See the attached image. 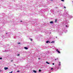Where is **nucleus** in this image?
<instances>
[{"label":"nucleus","instance_id":"1","mask_svg":"<svg viewBox=\"0 0 73 73\" xmlns=\"http://www.w3.org/2000/svg\"><path fill=\"white\" fill-rule=\"evenodd\" d=\"M5 70H7L8 69V67H5L4 68Z\"/></svg>","mask_w":73,"mask_h":73},{"label":"nucleus","instance_id":"2","mask_svg":"<svg viewBox=\"0 0 73 73\" xmlns=\"http://www.w3.org/2000/svg\"><path fill=\"white\" fill-rule=\"evenodd\" d=\"M56 51L58 52V53H60V51H58V49H56Z\"/></svg>","mask_w":73,"mask_h":73},{"label":"nucleus","instance_id":"3","mask_svg":"<svg viewBox=\"0 0 73 73\" xmlns=\"http://www.w3.org/2000/svg\"><path fill=\"white\" fill-rule=\"evenodd\" d=\"M24 48L25 49H26V50H27V49H28V48L26 47H24Z\"/></svg>","mask_w":73,"mask_h":73},{"label":"nucleus","instance_id":"4","mask_svg":"<svg viewBox=\"0 0 73 73\" xmlns=\"http://www.w3.org/2000/svg\"><path fill=\"white\" fill-rule=\"evenodd\" d=\"M50 24H53V23H54L53 22V21H50Z\"/></svg>","mask_w":73,"mask_h":73},{"label":"nucleus","instance_id":"5","mask_svg":"<svg viewBox=\"0 0 73 73\" xmlns=\"http://www.w3.org/2000/svg\"><path fill=\"white\" fill-rule=\"evenodd\" d=\"M50 43V41H46V43Z\"/></svg>","mask_w":73,"mask_h":73},{"label":"nucleus","instance_id":"6","mask_svg":"<svg viewBox=\"0 0 73 73\" xmlns=\"http://www.w3.org/2000/svg\"><path fill=\"white\" fill-rule=\"evenodd\" d=\"M57 19H55V21L54 23H57Z\"/></svg>","mask_w":73,"mask_h":73},{"label":"nucleus","instance_id":"7","mask_svg":"<svg viewBox=\"0 0 73 73\" xmlns=\"http://www.w3.org/2000/svg\"><path fill=\"white\" fill-rule=\"evenodd\" d=\"M33 72H34V73H37V72L36 71H35V70H34L33 71Z\"/></svg>","mask_w":73,"mask_h":73},{"label":"nucleus","instance_id":"8","mask_svg":"<svg viewBox=\"0 0 73 73\" xmlns=\"http://www.w3.org/2000/svg\"><path fill=\"white\" fill-rule=\"evenodd\" d=\"M59 66H60V65H61V62H59Z\"/></svg>","mask_w":73,"mask_h":73},{"label":"nucleus","instance_id":"9","mask_svg":"<svg viewBox=\"0 0 73 73\" xmlns=\"http://www.w3.org/2000/svg\"><path fill=\"white\" fill-rule=\"evenodd\" d=\"M51 43H54V41H52L51 42Z\"/></svg>","mask_w":73,"mask_h":73},{"label":"nucleus","instance_id":"10","mask_svg":"<svg viewBox=\"0 0 73 73\" xmlns=\"http://www.w3.org/2000/svg\"><path fill=\"white\" fill-rule=\"evenodd\" d=\"M46 63L48 64H50V63H49L48 62H46Z\"/></svg>","mask_w":73,"mask_h":73},{"label":"nucleus","instance_id":"11","mask_svg":"<svg viewBox=\"0 0 73 73\" xmlns=\"http://www.w3.org/2000/svg\"><path fill=\"white\" fill-rule=\"evenodd\" d=\"M41 70H39V72H41Z\"/></svg>","mask_w":73,"mask_h":73},{"label":"nucleus","instance_id":"12","mask_svg":"<svg viewBox=\"0 0 73 73\" xmlns=\"http://www.w3.org/2000/svg\"><path fill=\"white\" fill-rule=\"evenodd\" d=\"M12 72H13V71H12L11 72H9V73H12Z\"/></svg>","mask_w":73,"mask_h":73},{"label":"nucleus","instance_id":"13","mask_svg":"<svg viewBox=\"0 0 73 73\" xmlns=\"http://www.w3.org/2000/svg\"><path fill=\"white\" fill-rule=\"evenodd\" d=\"M64 8H65V9H66V7L64 6Z\"/></svg>","mask_w":73,"mask_h":73},{"label":"nucleus","instance_id":"14","mask_svg":"<svg viewBox=\"0 0 73 73\" xmlns=\"http://www.w3.org/2000/svg\"><path fill=\"white\" fill-rule=\"evenodd\" d=\"M17 72H20V71H17Z\"/></svg>","mask_w":73,"mask_h":73},{"label":"nucleus","instance_id":"15","mask_svg":"<svg viewBox=\"0 0 73 73\" xmlns=\"http://www.w3.org/2000/svg\"><path fill=\"white\" fill-rule=\"evenodd\" d=\"M52 65H54V63H52Z\"/></svg>","mask_w":73,"mask_h":73},{"label":"nucleus","instance_id":"16","mask_svg":"<svg viewBox=\"0 0 73 73\" xmlns=\"http://www.w3.org/2000/svg\"><path fill=\"white\" fill-rule=\"evenodd\" d=\"M62 1H64V0H61Z\"/></svg>","mask_w":73,"mask_h":73},{"label":"nucleus","instance_id":"17","mask_svg":"<svg viewBox=\"0 0 73 73\" xmlns=\"http://www.w3.org/2000/svg\"><path fill=\"white\" fill-rule=\"evenodd\" d=\"M31 41H32V40L31 39H30Z\"/></svg>","mask_w":73,"mask_h":73},{"label":"nucleus","instance_id":"18","mask_svg":"<svg viewBox=\"0 0 73 73\" xmlns=\"http://www.w3.org/2000/svg\"><path fill=\"white\" fill-rule=\"evenodd\" d=\"M2 59V58H0V60H1Z\"/></svg>","mask_w":73,"mask_h":73},{"label":"nucleus","instance_id":"19","mask_svg":"<svg viewBox=\"0 0 73 73\" xmlns=\"http://www.w3.org/2000/svg\"><path fill=\"white\" fill-rule=\"evenodd\" d=\"M52 69H53V68H52L51 69V70H52Z\"/></svg>","mask_w":73,"mask_h":73},{"label":"nucleus","instance_id":"20","mask_svg":"<svg viewBox=\"0 0 73 73\" xmlns=\"http://www.w3.org/2000/svg\"><path fill=\"white\" fill-rule=\"evenodd\" d=\"M66 27H68V26H67V25H66Z\"/></svg>","mask_w":73,"mask_h":73},{"label":"nucleus","instance_id":"21","mask_svg":"<svg viewBox=\"0 0 73 73\" xmlns=\"http://www.w3.org/2000/svg\"><path fill=\"white\" fill-rule=\"evenodd\" d=\"M20 56V55L19 54L17 55V56Z\"/></svg>","mask_w":73,"mask_h":73},{"label":"nucleus","instance_id":"22","mask_svg":"<svg viewBox=\"0 0 73 73\" xmlns=\"http://www.w3.org/2000/svg\"><path fill=\"white\" fill-rule=\"evenodd\" d=\"M38 60H40V58H38Z\"/></svg>","mask_w":73,"mask_h":73},{"label":"nucleus","instance_id":"23","mask_svg":"<svg viewBox=\"0 0 73 73\" xmlns=\"http://www.w3.org/2000/svg\"><path fill=\"white\" fill-rule=\"evenodd\" d=\"M11 62H12V61H13V60H11Z\"/></svg>","mask_w":73,"mask_h":73},{"label":"nucleus","instance_id":"24","mask_svg":"<svg viewBox=\"0 0 73 73\" xmlns=\"http://www.w3.org/2000/svg\"><path fill=\"white\" fill-rule=\"evenodd\" d=\"M18 44H20V42L18 43Z\"/></svg>","mask_w":73,"mask_h":73},{"label":"nucleus","instance_id":"25","mask_svg":"<svg viewBox=\"0 0 73 73\" xmlns=\"http://www.w3.org/2000/svg\"><path fill=\"white\" fill-rule=\"evenodd\" d=\"M22 21H21V22H22Z\"/></svg>","mask_w":73,"mask_h":73},{"label":"nucleus","instance_id":"26","mask_svg":"<svg viewBox=\"0 0 73 73\" xmlns=\"http://www.w3.org/2000/svg\"><path fill=\"white\" fill-rule=\"evenodd\" d=\"M56 60H58V58H57Z\"/></svg>","mask_w":73,"mask_h":73},{"label":"nucleus","instance_id":"27","mask_svg":"<svg viewBox=\"0 0 73 73\" xmlns=\"http://www.w3.org/2000/svg\"><path fill=\"white\" fill-rule=\"evenodd\" d=\"M55 60H56V59H55Z\"/></svg>","mask_w":73,"mask_h":73},{"label":"nucleus","instance_id":"28","mask_svg":"<svg viewBox=\"0 0 73 73\" xmlns=\"http://www.w3.org/2000/svg\"><path fill=\"white\" fill-rule=\"evenodd\" d=\"M51 1H53V0H51Z\"/></svg>","mask_w":73,"mask_h":73},{"label":"nucleus","instance_id":"29","mask_svg":"<svg viewBox=\"0 0 73 73\" xmlns=\"http://www.w3.org/2000/svg\"><path fill=\"white\" fill-rule=\"evenodd\" d=\"M7 33H6V34H7Z\"/></svg>","mask_w":73,"mask_h":73},{"label":"nucleus","instance_id":"30","mask_svg":"<svg viewBox=\"0 0 73 73\" xmlns=\"http://www.w3.org/2000/svg\"><path fill=\"white\" fill-rule=\"evenodd\" d=\"M14 65L16 66V65L15 64Z\"/></svg>","mask_w":73,"mask_h":73},{"label":"nucleus","instance_id":"31","mask_svg":"<svg viewBox=\"0 0 73 73\" xmlns=\"http://www.w3.org/2000/svg\"><path fill=\"white\" fill-rule=\"evenodd\" d=\"M1 72V70H0V72Z\"/></svg>","mask_w":73,"mask_h":73}]
</instances>
